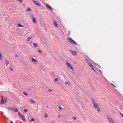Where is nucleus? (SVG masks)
Masks as SVG:
<instances>
[{"mask_svg": "<svg viewBox=\"0 0 123 123\" xmlns=\"http://www.w3.org/2000/svg\"><path fill=\"white\" fill-rule=\"evenodd\" d=\"M68 66L70 69L72 70L73 71H74V69L73 67L71 65L70 63H69L68 62H66Z\"/></svg>", "mask_w": 123, "mask_h": 123, "instance_id": "4", "label": "nucleus"}, {"mask_svg": "<svg viewBox=\"0 0 123 123\" xmlns=\"http://www.w3.org/2000/svg\"><path fill=\"white\" fill-rule=\"evenodd\" d=\"M31 61L33 62L36 64H37L38 63L37 61L33 58H31Z\"/></svg>", "mask_w": 123, "mask_h": 123, "instance_id": "8", "label": "nucleus"}, {"mask_svg": "<svg viewBox=\"0 0 123 123\" xmlns=\"http://www.w3.org/2000/svg\"><path fill=\"white\" fill-rule=\"evenodd\" d=\"M7 99L6 98H4L3 97H2V99L0 102L1 104H3L5 103L7 101Z\"/></svg>", "mask_w": 123, "mask_h": 123, "instance_id": "3", "label": "nucleus"}, {"mask_svg": "<svg viewBox=\"0 0 123 123\" xmlns=\"http://www.w3.org/2000/svg\"><path fill=\"white\" fill-rule=\"evenodd\" d=\"M31 38H32L31 37H28L27 38V41H29L30 39H31Z\"/></svg>", "mask_w": 123, "mask_h": 123, "instance_id": "27", "label": "nucleus"}, {"mask_svg": "<svg viewBox=\"0 0 123 123\" xmlns=\"http://www.w3.org/2000/svg\"><path fill=\"white\" fill-rule=\"evenodd\" d=\"M34 15L33 14H32L31 15V17L32 19V20L33 21V23H35L37 22V20L36 18L34 17Z\"/></svg>", "mask_w": 123, "mask_h": 123, "instance_id": "5", "label": "nucleus"}, {"mask_svg": "<svg viewBox=\"0 0 123 123\" xmlns=\"http://www.w3.org/2000/svg\"><path fill=\"white\" fill-rule=\"evenodd\" d=\"M2 54L0 52V60H2Z\"/></svg>", "mask_w": 123, "mask_h": 123, "instance_id": "15", "label": "nucleus"}, {"mask_svg": "<svg viewBox=\"0 0 123 123\" xmlns=\"http://www.w3.org/2000/svg\"><path fill=\"white\" fill-rule=\"evenodd\" d=\"M9 123H13V122L12 121H9Z\"/></svg>", "mask_w": 123, "mask_h": 123, "instance_id": "37", "label": "nucleus"}, {"mask_svg": "<svg viewBox=\"0 0 123 123\" xmlns=\"http://www.w3.org/2000/svg\"><path fill=\"white\" fill-rule=\"evenodd\" d=\"M15 56L16 57H18V55H15Z\"/></svg>", "mask_w": 123, "mask_h": 123, "instance_id": "39", "label": "nucleus"}, {"mask_svg": "<svg viewBox=\"0 0 123 123\" xmlns=\"http://www.w3.org/2000/svg\"><path fill=\"white\" fill-rule=\"evenodd\" d=\"M48 117V115L47 114H45L44 116V117L46 118L47 117Z\"/></svg>", "mask_w": 123, "mask_h": 123, "instance_id": "28", "label": "nucleus"}, {"mask_svg": "<svg viewBox=\"0 0 123 123\" xmlns=\"http://www.w3.org/2000/svg\"><path fill=\"white\" fill-rule=\"evenodd\" d=\"M120 114L123 117V114H122V113H120Z\"/></svg>", "mask_w": 123, "mask_h": 123, "instance_id": "41", "label": "nucleus"}, {"mask_svg": "<svg viewBox=\"0 0 123 123\" xmlns=\"http://www.w3.org/2000/svg\"><path fill=\"white\" fill-rule=\"evenodd\" d=\"M67 40L68 41L71 43L72 44L73 43L75 45H77V43L73 40L72 38H67Z\"/></svg>", "mask_w": 123, "mask_h": 123, "instance_id": "2", "label": "nucleus"}, {"mask_svg": "<svg viewBox=\"0 0 123 123\" xmlns=\"http://www.w3.org/2000/svg\"><path fill=\"white\" fill-rule=\"evenodd\" d=\"M88 65L91 67H92V69L94 71H95V70H94V67L92 65V64H91V63H89V64H88Z\"/></svg>", "mask_w": 123, "mask_h": 123, "instance_id": "11", "label": "nucleus"}, {"mask_svg": "<svg viewBox=\"0 0 123 123\" xmlns=\"http://www.w3.org/2000/svg\"><path fill=\"white\" fill-rule=\"evenodd\" d=\"M5 62L6 66L8 65V60H5Z\"/></svg>", "mask_w": 123, "mask_h": 123, "instance_id": "26", "label": "nucleus"}, {"mask_svg": "<svg viewBox=\"0 0 123 123\" xmlns=\"http://www.w3.org/2000/svg\"><path fill=\"white\" fill-rule=\"evenodd\" d=\"M19 2H20L21 3H22L23 2L22 0H18Z\"/></svg>", "mask_w": 123, "mask_h": 123, "instance_id": "34", "label": "nucleus"}, {"mask_svg": "<svg viewBox=\"0 0 123 123\" xmlns=\"http://www.w3.org/2000/svg\"><path fill=\"white\" fill-rule=\"evenodd\" d=\"M54 81L55 82H57L58 81V78H56L55 79Z\"/></svg>", "mask_w": 123, "mask_h": 123, "instance_id": "24", "label": "nucleus"}, {"mask_svg": "<svg viewBox=\"0 0 123 123\" xmlns=\"http://www.w3.org/2000/svg\"><path fill=\"white\" fill-rule=\"evenodd\" d=\"M107 118L110 122V123H114V121L111 117L108 116L107 117Z\"/></svg>", "mask_w": 123, "mask_h": 123, "instance_id": "6", "label": "nucleus"}, {"mask_svg": "<svg viewBox=\"0 0 123 123\" xmlns=\"http://www.w3.org/2000/svg\"><path fill=\"white\" fill-rule=\"evenodd\" d=\"M30 101L32 103H35L36 102L35 101L33 100L32 99H30Z\"/></svg>", "mask_w": 123, "mask_h": 123, "instance_id": "21", "label": "nucleus"}, {"mask_svg": "<svg viewBox=\"0 0 123 123\" xmlns=\"http://www.w3.org/2000/svg\"><path fill=\"white\" fill-rule=\"evenodd\" d=\"M9 69L11 70V71H13V69L12 68V67H10Z\"/></svg>", "mask_w": 123, "mask_h": 123, "instance_id": "32", "label": "nucleus"}, {"mask_svg": "<svg viewBox=\"0 0 123 123\" xmlns=\"http://www.w3.org/2000/svg\"><path fill=\"white\" fill-rule=\"evenodd\" d=\"M18 115H19L20 116V117L21 116V115H22V114H20L19 112L18 113Z\"/></svg>", "mask_w": 123, "mask_h": 123, "instance_id": "38", "label": "nucleus"}, {"mask_svg": "<svg viewBox=\"0 0 123 123\" xmlns=\"http://www.w3.org/2000/svg\"><path fill=\"white\" fill-rule=\"evenodd\" d=\"M111 84L114 86H116L114 85H113L112 83H111Z\"/></svg>", "mask_w": 123, "mask_h": 123, "instance_id": "42", "label": "nucleus"}, {"mask_svg": "<svg viewBox=\"0 0 123 123\" xmlns=\"http://www.w3.org/2000/svg\"><path fill=\"white\" fill-rule=\"evenodd\" d=\"M86 62L87 63H88V64L90 63V61L88 60H86Z\"/></svg>", "mask_w": 123, "mask_h": 123, "instance_id": "30", "label": "nucleus"}, {"mask_svg": "<svg viewBox=\"0 0 123 123\" xmlns=\"http://www.w3.org/2000/svg\"><path fill=\"white\" fill-rule=\"evenodd\" d=\"M73 119L74 120H76L77 119V118L76 117H73Z\"/></svg>", "mask_w": 123, "mask_h": 123, "instance_id": "36", "label": "nucleus"}, {"mask_svg": "<svg viewBox=\"0 0 123 123\" xmlns=\"http://www.w3.org/2000/svg\"><path fill=\"white\" fill-rule=\"evenodd\" d=\"M46 6L48 8L50 9L51 10H52V7L48 4H46Z\"/></svg>", "mask_w": 123, "mask_h": 123, "instance_id": "10", "label": "nucleus"}, {"mask_svg": "<svg viewBox=\"0 0 123 123\" xmlns=\"http://www.w3.org/2000/svg\"><path fill=\"white\" fill-rule=\"evenodd\" d=\"M51 123H54V122H51Z\"/></svg>", "mask_w": 123, "mask_h": 123, "instance_id": "45", "label": "nucleus"}, {"mask_svg": "<svg viewBox=\"0 0 123 123\" xmlns=\"http://www.w3.org/2000/svg\"><path fill=\"white\" fill-rule=\"evenodd\" d=\"M3 116H4V117H5V118L7 120H8V118L6 117V116L4 115Z\"/></svg>", "mask_w": 123, "mask_h": 123, "instance_id": "35", "label": "nucleus"}, {"mask_svg": "<svg viewBox=\"0 0 123 123\" xmlns=\"http://www.w3.org/2000/svg\"><path fill=\"white\" fill-rule=\"evenodd\" d=\"M28 111V109H25L24 110V111L25 112H26Z\"/></svg>", "mask_w": 123, "mask_h": 123, "instance_id": "29", "label": "nucleus"}, {"mask_svg": "<svg viewBox=\"0 0 123 123\" xmlns=\"http://www.w3.org/2000/svg\"><path fill=\"white\" fill-rule=\"evenodd\" d=\"M53 23L54 24V25L56 27H58V25L57 23L55 21H54Z\"/></svg>", "mask_w": 123, "mask_h": 123, "instance_id": "13", "label": "nucleus"}, {"mask_svg": "<svg viewBox=\"0 0 123 123\" xmlns=\"http://www.w3.org/2000/svg\"><path fill=\"white\" fill-rule=\"evenodd\" d=\"M58 107V108L60 111L62 110V108L60 106H59Z\"/></svg>", "mask_w": 123, "mask_h": 123, "instance_id": "22", "label": "nucleus"}, {"mask_svg": "<svg viewBox=\"0 0 123 123\" xmlns=\"http://www.w3.org/2000/svg\"><path fill=\"white\" fill-rule=\"evenodd\" d=\"M46 107L47 109H48L49 108V107L48 106H47Z\"/></svg>", "mask_w": 123, "mask_h": 123, "instance_id": "43", "label": "nucleus"}, {"mask_svg": "<svg viewBox=\"0 0 123 123\" xmlns=\"http://www.w3.org/2000/svg\"><path fill=\"white\" fill-rule=\"evenodd\" d=\"M38 52L39 53H42V51L41 50H39L38 51Z\"/></svg>", "mask_w": 123, "mask_h": 123, "instance_id": "31", "label": "nucleus"}, {"mask_svg": "<svg viewBox=\"0 0 123 123\" xmlns=\"http://www.w3.org/2000/svg\"><path fill=\"white\" fill-rule=\"evenodd\" d=\"M92 103L93 106L94 108H96L97 110L98 111V112H100V109L99 108V105L97 103H96L95 101L93 99H92Z\"/></svg>", "mask_w": 123, "mask_h": 123, "instance_id": "1", "label": "nucleus"}, {"mask_svg": "<svg viewBox=\"0 0 123 123\" xmlns=\"http://www.w3.org/2000/svg\"><path fill=\"white\" fill-rule=\"evenodd\" d=\"M70 33V31H69V33H68V35H69Z\"/></svg>", "mask_w": 123, "mask_h": 123, "instance_id": "40", "label": "nucleus"}, {"mask_svg": "<svg viewBox=\"0 0 123 123\" xmlns=\"http://www.w3.org/2000/svg\"><path fill=\"white\" fill-rule=\"evenodd\" d=\"M34 2L36 3V5L37 6H40V4L38 2H36V1H34Z\"/></svg>", "mask_w": 123, "mask_h": 123, "instance_id": "19", "label": "nucleus"}, {"mask_svg": "<svg viewBox=\"0 0 123 123\" xmlns=\"http://www.w3.org/2000/svg\"><path fill=\"white\" fill-rule=\"evenodd\" d=\"M19 117L21 119L24 121H25L26 120L25 118V116L23 115H21V116Z\"/></svg>", "mask_w": 123, "mask_h": 123, "instance_id": "9", "label": "nucleus"}, {"mask_svg": "<svg viewBox=\"0 0 123 123\" xmlns=\"http://www.w3.org/2000/svg\"><path fill=\"white\" fill-rule=\"evenodd\" d=\"M31 10V9L30 8H28L26 10V11L27 12L30 11Z\"/></svg>", "mask_w": 123, "mask_h": 123, "instance_id": "17", "label": "nucleus"}, {"mask_svg": "<svg viewBox=\"0 0 123 123\" xmlns=\"http://www.w3.org/2000/svg\"><path fill=\"white\" fill-rule=\"evenodd\" d=\"M13 109V108L12 107H8V110H12Z\"/></svg>", "mask_w": 123, "mask_h": 123, "instance_id": "16", "label": "nucleus"}, {"mask_svg": "<svg viewBox=\"0 0 123 123\" xmlns=\"http://www.w3.org/2000/svg\"><path fill=\"white\" fill-rule=\"evenodd\" d=\"M13 109L15 112H17L18 111V110L17 108Z\"/></svg>", "mask_w": 123, "mask_h": 123, "instance_id": "25", "label": "nucleus"}, {"mask_svg": "<svg viewBox=\"0 0 123 123\" xmlns=\"http://www.w3.org/2000/svg\"><path fill=\"white\" fill-rule=\"evenodd\" d=\"M69 50L73 55H76L77 54V52L76 51H74L72 50Z\"/></svg>", "mask_w": 123, "mask_h": 123, "instance_id": "7", "label": "nucleus"}, {"mask_svg": "<svg viewBox=\"0 0 123 123\" xmlns=\"http://www.w3.org/2000/svg\"><path fill=\"white\" fill-rule=\"evenodd\" d=\"M18 27H23L24 26L23 25L21 24H18Z\"/></svg>", "mask_w": 123, "mask_h": 123, "instance_id": "14", "label": "nucleus"}, {"mask_svg": "<svg viewBox=\"0 0 123 123\" xmlns=\"http://www.w3.org/2000/svg\"><path fill=\"white\" fill-rule=\"evenodd\" d=\"M49 91V92H52L53 91V90L52 89H49L48 90Z\"/></svg>", "mask_w": 123, "mask_h": 123, "instance_id": "33", "label": "nucleus"}, {"mask_svg": "<svg viewBox=\"0 0 123 123\" xmlns=\"http://www.w3.org/2000/svg\"><path fill=\"white\" fill-rule=\"evenodd\" d=\"M35 119L34 118H32L31 120H30V122H31L32 121H35Z\"/></svg>", "mask_w": 123, "mask_h": 123, "instance_id": "23", "label": "nucleus"}, {"mask_svg": "<svg viewBox=\"0 0 123 123\" xmlns=\"http://www.w3.org/2000/svg\"><path fill=\"white\" fill-rule=\"evenodd\" d=\"M58 117H60V115H59V116H58Z\"/></svg>", "mask_w": 123, "mask_h": 123, "instance_id": "44", "label": "nucleus"}, {"mask_svg": "<svg viewBox=\"0 0 123 123\" xmlns=\"http://www.w3.org/2000/svg\"><path fill=\"white\" fill-rule=\"evenodd\" d=\"M65 83L67 84L68 86H70L71 85V84L69 81H66L65 82Z\"/></svg>", "mask_w": 123, "mask_h": 123, "instance_id": "12", "label": "nucleus"}, {"mask_svg": "<svg viewBox=\"0 0 123 123\" xmlns=\"http://www.w3.org/2000/svg\"><path fill=\"white\" fill-rule=\"evenodd\" d=\"M34 45V46L35 47H37V46H38V45L36 43H33Z\"/></svg>", "mask_w": 123, "mask_h": 123, "instance_id": "20", "label": "nucleus"}, {"mask_svg": "<svg viewBox=\"0 0 123 123\" xmlns=\"http://www.w3.org/2000/svg\"><path fill=\"white\" fill-rule=\"evenodd\" d=\"M115 84V85H116V83Z\"/></svg>", "mask_w": 123, "mask_h": 123, "instance_id": "46", "label": "nucleus"}, {"mask_svg": "<svg viewBox=\"0 0 123 123\" xmlns=\"http://www.w3.org/2000/svg\"><path fill=\"white\" fill-rule=\"evenodd\" d=\"M23 93L25 96H27L28 95V94L25 92H23Z\"/></svg>", "mask_w": 123, "mask_h": 123, "instance_id": "18", "label": "nucleus"}]
</instances>
